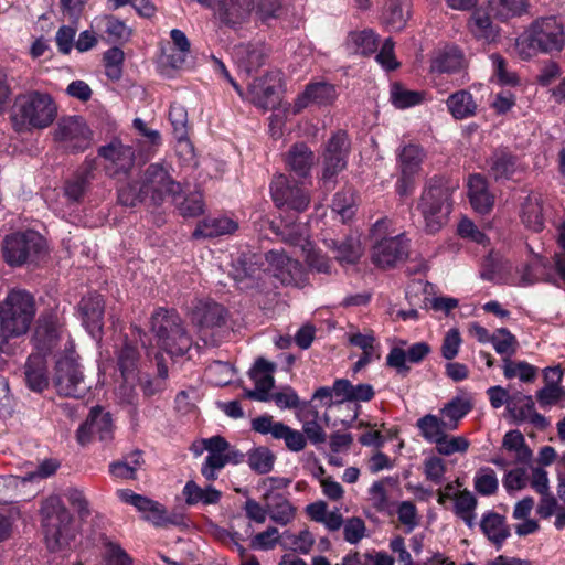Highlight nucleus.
<instances>
[{"instance_id":"obj_52","label":"nucleus","mask_w":565,"mask_h":565,"mask_svg":"<svg viewBox=\"0 0 565 565\" xmlns=\"http://www.w3.org/2000/svg\"><path fill=\"white\" fill-rule=\"evenodd\" d=\"M435 446L439 455L448 457L457 452H467L470 441L465 436H454L446 433Z\"/></svg>"},{"instance_id":"obj_50","label":"nucleus","mask_w":565,"mask_h":565,"mask_svg":"<svg viewBox=\"0 0 565 565\" xmlns=\"http://www.w3.org/2000/svg\"><path fill=\"white\" fill-rule=\"evenodd\" d=\"M543 266V260L539 255H533L530 262L516 268V276L511 279V284L515 286L526 287L539 280L537 269Z\"/></svg>"},{"instance_id":"obj_19","label":"nucleus","mask_w":565,"mask_h":565,"mask_svg":"<svg viewBox=\"0 0 565 565\" xmlns=\"http://www.w3.org/2000/svg\"><path fill=\"white\" fill-rule=\"evenodd\" d=\"M117 497L125 503L135 507L142 518L154 526H166L173 523L167 514L164 507L148 497L137 494L129 489H120Z\"/></svg>"},{"instance_id":"obj_24","label":"nucleus","mask_w":565,"mask_h":565,"mask_svg":"<svg viewBox=\"0 0 565 565\" xmlns=\"http://www.w3.org/2000/svg\"><path fill=\"white\" fill-rule=\"evenodd\" d=\"M467 67L468 60L465 53L452 44L436 50L430 60V71L433 73L455 74L465 71Z\"/></svg>"},{"instance_id":"obj_34","label":"nucleus","mask_w":565,"mask_h":565,"mask_svg":"<svg viewBox=\"0 0 565 565\" xmlns=\"http://www.w3.org/2000/svg\"><path fill=\"white\" fill-rule=\"evenodd\" d=\"M446 106L450 115L457 120L473 117L478 110V104L472 94L466 89L450 94L446 100Z\"/></svg>"},{"instance_id":"obj_42","label":"nucleus","mask_w":565,"mask_h":565,"mask_svg":"<svg viewBox=\"0 0 565 565\" xmlns=\"http://www.w3.org/2000/svg\"><path fill=\"white\" fill-rule=\"evenodd\" d=\"M478 500L475 494L463 489L454 500V512L465 524L472 529L476 525V509Z\"/></svg>"},{"instance_id":"obj_53","label":"nucleus","mask_w":565,"mask_h":565,"mask_svg":"<svg viewBox=\"0 0 565 565\" xmlns=\"http://www.w3.org/2000/svg\"><path fill=\"white\" fill-rule=\"evenodd\" d=\"M535 409L532 396L522 393L512 395V402L509 403V413L516 422H525Z\"/></svg>"},{"instance_id":"obj_18","label":"nucleus","mask_w":565,"mask_h":565,"mask_svg":"<svg viewBox=\"0 0 565 565\" xmlns=\"http://www.w3.org/2000/svg\"><path fill=\"white\" fill-rule=\"evenodd\" d=\"M280 83L279 74L266 73L255 78L249 85L247 93L243 92V99L264 110L273 109L279 104L277 87Z\"/></svg>"},{"instance_id":"obj_16","label":"nucleus","mask_w":565,"mask_h":565,"mask_svg":"<svg viewBox=\"0 0 565 565\" xmlns=\"http://www.w3.org/2000/svg\"><path fill=\"white\" fill-rule=\"evenodd\" d=\"M289 481L285 479L267 478L264 481L268 489L263 494V501L266 503L268 518L280 526H287L292 523L297 515V508L281 492L273 491L275 487H287Z\"/></svg>"},{"instance_id":"obj_13","label":"nucleus","mask_w":565,"mask_h":565,"mask_svg":"<svg viewBox=\"0 0 565 565\" xmlns=\"http://www.w3.org/2000/svg\"><path fill=\"white\" fill-rule=\"evenodd\" d=\"M270 193L276 206L284 211L301 213L310 203L308 190L284 174L274 178Z\"/></svg>"},{"instance_id":"obj_11","label":"nucleus","mask_w":565,"mask_h":565,"mask_svg":"<svg viewBox=\"0 0 565 565\" xmlns=\"http://www.w3.org/2000/svg\"><path fill=\"white\" fill-rule=\"evenodd\" d=\"M53 383L57 393L66 397L81 398L89 390L82 367L73 353L57 359Z\"/></svg>"},{"instance_id":"obj_26","label":"nucleus","mask_w":565,"mask_h":565,"mask_svg":"<svg viewBox=\"0 0 565 565\" xmlns=\"http://www.w3.org/2000/svg\"><path fill=\"white\" fill-rule=\"evenodd\" d=\"M232 55L239 72L250 75L265 63L267 50L263 43L238 44Z\"/></svg>"},{"instance_id":"obj_4","label":"nucleus","mask_w":565,"mask_h":565,"mask_svg":"<svg viewBox=\"0 0 565 565\" xmlns=\"http://www.w3.org/2000/svg\"><path fill=\"white\" fill-rule=\"evenodd\" d=\"M46 546L52 552L65 548L75 537L72 515L57 495L49 497L41 507Z\"/></svg>"},{"instance_id":"obj_48","label":"nucleus","mask_w":565,"mask_h":565,"mask_svg":"<svg viewBox=\"0 0 565 565\" xmlns=\"http://www.w3.org/2000/svg\"><path fill=\"white\" fill-rule=\"evenodd\" d=\"M424 99L423 93L411 90L398 83L391 85L390 100L398 109H405L420 104Z\"/></svg>"},{"instance_id":"obj_31","label":"nucleus","mask_w":565,"mask_h":565,"mask_svg":"<svg viewBox=\"0 0 565 565\" xmlns=\"http://www.w3.org/2000/svg\"><path fill=\"white\" fill-rule=\"evenodd\" d=\"M337 98L333 85L324 82H318L307 85L305 92L298 96L295 103L297 110H300L311 104L328 105Z\"/></svg>"},{"instance_id":"obj_14","label":"nucleus","mask_w":565,"mask_h":565,"mask_svg":"<svg viewBox=\"0 0 565 565\" xmlns=\"http://www.w3.org/2000/svg\"><path fill=\"white\" fill-rule=\"evenodd\" d=\"M277 234L281 236L284 242L301 248L306 262L312 270L323 274L330 273V260L313 248L305 225L286 222L277 228Z\"/></svg>"},{"instance_id":"obj_47","label":"nucleus","mask_w":565,"mask_h":565,"mask_svg":"<svg viewBox=\"0 0 565 565\" xmlns=\"http://www.w3.org/2000/svg\"><path fill=\"white\" fill-rule=\"evenodd\" d=\"M390 478L374 481L367 489V501L379 513H391L392 502L390 500L386 483Z\"/></svg>"},{"instance_id":"obj_7","label":"nucleus","mask_w":565,"mask_h":565,"mask_svg":"<svg viewBox=\"0 0 565 565\" xmlns=\"http://www.w3.org/2000/svg\"><path fill=\"white\" fill-rule=\"evenodd\" d=\"M152 330L160 348L171 356L184 355L192 345L191 337L185 332L181 318L174 311L158 310L152 316Z\"/></svg>"},{"instance_id":"obj_61","label":"nucleus","mask_w":565,"mask_h":565,"mask_svg":"<svg viewBox=\"0 0 565 565\" xmlns=\"http://www.w3.org/2000/svg\"><path fill=\"white\" fill-rule=\"evenodd\" d=\"M169 120L173 128L174 138H183L188 135V111L180 104H172L169 111Z\"/></svg>"},{"instance_id":"obj_22","label":"nucleus","mask_w":565,"mask_h":565,"mask_svg":"<svg viewBox=\"0 0 565 565\" xmlns=\"http://www.w3.org/2000/svg\"><path fill=\"white\" fill-rule=\"evenodd\" d=\"M276 364L258 358L254 366L249 371L250 379L255 383L254 390L245 391V396L249 399L258 402H267L270 399V391L274 387V372Z\"/></svg>"},{"instance_id":"obj_56","label":"nucleus","mask_w":565,"mask_h":565,"mask_svg":"<svg viewBox=\"0 0 565 565\" xmlns=\"http://www.w3.org/2000/svg\"><path fill=\"white\" fill-rule=\"evenodd\" d=\"M125 54L119 47H111L104 54L105 74L111 81H118L122 74Z\"/></svg>"},{"instance_id":"obj_55","label":"nucleus","mask_w":565,"mask_h":565,"mask_svg":"<svg viewBox=\"0 0 565 565\" xmlns=\"http://www.w3.org/2000/svg\"><path fill=\"white\" fill-rule=\"evenodd\" d=\"M278 430H276V439L284 440L286 447L294 452H299L306 448L307 439L303 433L292 429L291 427L287 426L286 424H281V426H278Z\"/></svg>"},{"instance_id":"obj_46","label":"nucleus","mask_w":565,"mask_h":565,"mask_svg":"<svg viewBox=\"0 0 565 565\" xmlns=\"http://www.w3.org/2000/svg\"><path fill=\"white\" fill-rule=\"evenodd\" d=\"M490 12L501 21L521 15L526 11L525 0H488Z\"/></svg>"},{"instance_id":"obj_57","label":"nucleus","mask_w":565,"mask_h":565,"mask_svg":"<svg viewBox=\"0 0 565 565\" xmlns=\"http://www.w3.org/2000/svg\"><path fill=\"white\" fill-rule=\"evenodd\" d=\"M491 343L497 353L501 355H512L518 348L516 338L505 328L498 329L492 334Z\"/></svg>"},{"instance_id":"obj_38","label":"nucleus","mask_w":565,"mask_h":565,"mask_svg":"<svg viewBox=\"0 0 565 565\" xmlns=\"http://www.w3.org/2000/svg\"><path fill=\"white\" fill-rule=\"evenodd\" d=\"M416 427L419 430L420 436L429 444H437L443 436L451 431L448 429L446 422L438 415L426 414L418 418Z\"/></svg>"},{"instance_id":"obj_3","label":"nucleus","mask_w":565,"mask_h":565,"mask_svg":"<svg viewBox=\"0 0 565 565\" xmlns=\"http://www.w3.org/2000/svg\"><path fill=\"white\" fill-rule=\"evenodd\" d=\"M34 297L24 289H11L0 302V330L6 338L25 334L35 317Z\"/></svg>"},{"instance_id":"obj_41","label":"nucleus","mask_w":565,"mask_h":565,"mask_svg":"<svg viewBox=\"0 0 565 565\" xmlns=\"http://www.w3.org/2000/svg\"><path fill=\"white\" fill-rule=\"evenodd\" d=\"M313 162V152L303 143L292 146L288 152L287 164L300 177L308 175Z\"/></svg>"},{"instance_id":"obj_12","label":"nucleus","mask_w":565,"mask_h":565,"mask_svg":"<svg viewBox=\"0 0 565 565\" xmlns=\"http://www.w3.org/2000/svg\"><path fill=\"white\" fill-rule=\"evenodd\" d=\"M141 182L145 194L154 205H161L169 199L175 202L182 192L181 184L173 180L166 167L158 163L146 169Z\"/></svg>"},{"instance_id":"obj_17","label":"nucleus","mask_w":565,"mask_h":565,"mask_svg":"<svg viewBox=\"0 0 565 565\" xmlns=\"http://www.w3.org/2000/svg\"><path fill=\"white\" fill-rule=\"evenodd\" d=\"M267 270L282 285L301 287L305 285L302 266L284 250L273 249L266 253Z\"/></svg>"},{"instance_id":"obj_15","label":"nucleus","mask_w":565,"mask_h":565,"mask_svg":"<svg viewBox=\"0 0 565 565\" xmlns=\"http://www.w3.org/2000/svg\"><path fill=\"white\" fill-rule=\"evenodd\" d=\"M54 140L70 151H83L90 145L92 134L79 116L62 117L53 131Z\"/></svg>"},{"instance_id":"obj_8","label":"nucleus","mask_w":565,"mask_h":565,"mask_svg":"<svg viewBox=\"0 0 565 565\" xmlns=\"http://www.w3.org/2000/svg\"><path fill=\"white\" fill-rule=\"evenodd\" d=\"M45 241L35 231L15 232L6 235L1 252L9 266L18 267L34 262L44 250Z\"/></svg>"},{"instance_id":"obj_28","label":"nucleus","mask_w":565,"mask_h":565,"mask_svg":"<svg viewBox=\"0 0 565 565\" xmlns=\"http://www.w3.org/2000/svg\"><path fill=\"white\" fill-rule=\"evenodd\" d=\"M468 196L473 210L480 214L488 213L494 203L488 182L481 174H471L467 181Z\"/></svg>"},{"instance_id":"obj_30","label":"nucleus","mask_w":565,"mask_h":565,"mask_svg":"<svg viewBox=\"0 0 565 565\" xmlns=\"http://www.w3.org/2000/svg\"><path fill=\"white\" fill-rule=\"evenodd\" d=\"M411 0H385L382 22L391 31H402L411 18Z\"/></svg>"},{"instance_id":"obj_60","label":"nucleus","mask_w":565,"mask_h":565,"mask_svg":"<svg viewBox=\"0 0 565 565\" xmlns=\"http://www.w3.org/2000/svg\"><path fill=\"white\" fill-rule=\"evenodd\" d=\"M490 61L493 70V77L500 85L514 86L519 83V78L514 72L507 67L505 60L499 54L490 55Z\"/></svg>"},{"instance_id":"obj_20","label":"nucleus","mask_w":565,"mask_h":565,"mask_svg":"<svg viewBox=\"0 0 565 565\" xmlns=\"http://www.w3.org/2000/svg\"><path fill=\"white\" fill-rule=\"evenodd\" d=\"M96 435L100 441H109L113 438V420L108 412L100 407H94L86 422L77 430V440L81 445L88 444Z\"/></svg>"},{"instance_id":"obj_29","label":"nucleus","mask_w":565,"mask_h":565,"mask_svg":"<svg viewBox=\"0 0 565 565\" xmlns=\"http://www.w3.org/2000/svg\"><path fill=\"white\" fill-rule=\"evenodd\" d=\"M480 529L497 550H501L507 539L511 535L505 518L493 511H488L482 515Z\"/></svg>"},{"instance_id":"obj_6","label":"nucleus","mask_w":565,"mask_h":565,"mask_svg":"<svg viewBox=\"0 0 565 565\" xmlns=\"http://www.w3.org/2000/svg\"><path fill=\"white\" fill-rule=\"evenodd\" d=\"M392 222L388 218H381L372 227L374 239L372 248V260L380 268H391L403 262L408 255V244L403 234L387 236Z\"/></svg>"},{"instance_id":"obj_43","label":"nucleus","mask_w":565,"mask_h":565,"mask_svg":"<svg viewBox=\"0 0 565 565\" xmlns=\"http://www.w3.org/2000/svg\"><path fill=\"white\" fill-rule=\"evenodd\" d=\"M471 405L468 401L456 397L452 398L450 402L445 404L439 413L440 418H443L448 429L456 430L459 426V422L470 412Z\"/></svg>"},{"instance_id":"obj_49","label":"nucleus","mask_w":565,"mask_h":565,"mask_svg":"<svg viewBox=\"0 0 565 565\" xmlns=\"http://www.w3.org/2000/svg\"><path fill=\"white\" fill-rule=\"evenodd\" d=\"M537 369L525 361H512L503 359V374L507 379L518 377L522 382H532L536 376Z\"/></svg>"},{"instance_id":"obj_54","label":"nucleus","mask_w":565,"mask_h":565,"mask_svg":"<svg viewBox=\"0 0 565 565\" xmlns=\"http://www.w3.org/2000/svg\"><path fill=\"white\" fill-rule=\"evenodd\" d=\"M275 462L274 454L266 447L255 448L248 454V465L257 473L271 471Z\"/></svg>"},{"instance_id":"obj_63","label":"nucleus","mask_w":565,"mask_h":565,"mask_svg":"<svg viewBox=\"0 0 565 565\" xmlns=\"http://www.w3.org/2000/svg\"><path fill=\"white\" fill-rule=\"evenodd\" d=\"M475 489L482 495H491L498 489V479L490 468L481 469L475 476Z\"/></svg>"},{"instance_id":"obj_32","label":"nucleus","mask_w":565,"mask_h":565,"mask_svg":"<svg viewBox=\"0 0 565 565\" xmlns=\"http://www.w3.org/2000/svg\"><path fill=\"white\" fill-rule=\"evenodd\" d=\"M95 170L94 161H87L83 168L64 185V196L72 203H78L88 191L93 172Z\"/></svg>"},{"instance_id":"obj_35","label":"nucleus","mask_w":565,"mask_h":565,"mask_svg":"<svg viewBox=\"0 0 565 565\" xmlns=\"http://www.w3.org/2000/svg\"><path fill=\"white\" fill-rule=\"evenodd\" d=\"M544 199L540 193H531L526 196L521 207V218L524 225L533 232H540L544 227L543 218Z\"/></svg>"},{"instance_id":"obj_10","label":"nucleus","mask_w":565,"mask_h":565,"mask_svg":"<svg viewBox=\"0 0 565 565\" xmlns=\"http://www.w3.org/2000/svg\"><path fill=\"white\" fill-rule=\"evenodd\" d=\"M417 209L420 211L426 230L439 231L451 211L450 190L440 184H431L424 190Z\"/></svg>"},{"instance_id":"obj_51","label":"nucleus","mask_w":565,"mask_h":565,"mask_svg":"<svg viewBox=\"0 0 565 565\" xmlns=\"http://www.w3.org/2000/svg\"><path fill=\"white\" fill-rule=\"evenodd\" d=\"M354 52L361 55H369L376 51L377 36L372 30L352 32L349 38Z\"/></svg>"},{"instance_id":"obj_44","label":"nucleus","mask_w":565,"mask_h":565,"mask_svg":"<svg viewBox=\"0 0 565 565\" xmlns=\"http://www.w3.org/2000/svg\"><path fill=\"white\" fill-rule=\"evenodd\" d=\"M492 175L499 179H509L516 170V158L504 150L495 151L488 161Z\"/></svg>"},{"instance_id":"obj_9","label":"nucleus","mask_w":565,"mask_h":565,"mask_svg":"<svg viewBox=\"0 0 565 565\" xmlns=\"http://www.w3.org/2000/svg\"><path fill=\"white\" fill-rule=\"evenodd\" d=\"M202 449H193L196 456L203 450L207 456L201 467V473L207 481L218 478L220 471L228 463L237 465L244 460V454L231 446L223 437L213 436L201 440Z\"/></svg>"},{"instance_id":"obj_23","label":"nucleus","mask_w":565,"mask_h":565,"mask_svg":"<svg viewBox=\"0 0 565 565\" xmlns=\"http://www.w3.org/2000/svg\"><path fill=\"white\" fill-rule=\"evenodd\" d=\"M99 156L106 161L105 169L111 175L126 174L134 166L135 152L131 147L120 141H113L100 147Z\"/></svg>"},{"instance_id":"obj_39","label":"nucleus","mask_w":565,"mask_h":565,"mask_svg":"<svg viewBox=\"0 0 565 565\" xmlns=\"http://www.w3.org/2000/svg\"><path fill=\"white\" fill-rule=\"evenodd\" d=\"M426 153L424 149L415 143L403 146L398 151V164L401 174L415 175L420 170Z\"/></svg>"},{"instance_id":"obj_58","label":"nucleus","mask_w":565,"mask_h":565,"mask_svg":"<svg viewBox=\"0 0 565 565\" xmlns=\"http://www.w3.org/2000/svg\"><path fill=\"white\" fill-rule=\"evenodd\" d=\"M396 513L406 533L413 532L419 525L420 518L416 505L412 501L406 500L399 502Z\"/></svg>"},{"instance_id":"obj_1","label":"nucleus","mask_w":565,"mask_h":565,"mask_svg":"<svg viewBox=\"0 0 565 565\" xmlns=\"http://www.w3.org/2000/svg\"><path fill=\"white\" fill-rule=\"evenodd\" d=\"M57 117V105L47 93L32 90L19 95L11 110L12 127L17 132H32L50 127Z\"/></svg>"},{"instance_id":"obj_45","label":"nucleus","mask_w":565,"mask_h":565,"mask_svg":"<svg viewBox=\"0 0 565 565\" xmlns=\"http://www.w3.org/2000/svg\"><path fill=\"white\" fill-rule=\"evenodd\" d=\"M315 544V536L308 530L303 529L298 534L285 531L281 534L280 546L286 550H291L300 554H309Z\"/></svg>"},{"instance_id":"obj_25","label":"nucleus","mask_w":565,"mask_h":565,"mask_svg":"<svg viewBox=\"0 0 565 565\" xmlns=\"http://www.w3.org/2000/svg\"><path fill=\"white\" fill-rule=\"evenodd\" d=\"M78 311L85 329L93 338L99 337L103 329L104 299L98 294H89L82 298Z\"/></svg>"},{"instance_id":"obj_2","label":"nucleus","mask_w":565,"mask_h":565,"mask_svg":"<svg viewBox=\"0 0 565 565\" xmlns=\"http://www.w3.org/2000/svg\"><path fill=\"white\" fill-rule=\"evenodd\" d=\"M565 45V32L562 23L554 17L541 18L515 40L516 55L526 61L539 53L561 52Z\"/></svg>"},{"instance_id":"obj_21","label":"nucleus","mask_w":565,"mask_h":565,"mask_svg":"<svg viewBox=\"0 0 565 565\" xmlns=\"http://www.w3.org/2000/svg\"><path fill=\"white\" fill-rule=\"evenodd\" d=\"M224 308L210 301H198L191 312L192 322L198 327L201 339L207 343L213 330L224 323Z\"/></svg>"},{"instance_id":"obj_64","label":"nucleus","mask_w":565,"mask_h":565,"mask_svg":"<svg viewBox=\"0 0 565 565\" xmlns=\"http://www.w3.org/2000/svg\"><path fill=\"white\" fill-rule=\"evenodd\" d=\"M366 534L365 522L359 516H352L344 521L343 535L350 544H358Z\"/></svg>"},{"instance_id":"obj_40","label":"nucleus","mask_w":565,"mask_h":565,"mask_svg":"<svg viewBox=\"0 0 565 565\" xmlns=\"http://www.w3.org/2000/svg\"><path fill=\"white\" fill-rule=\"evenodd\" d=\"M143 457L140 450H134L126 455L121 460L109 465V472L117 479H136L137 471L143 465Z\"/></svg>"},{"instance_id":"obj_36","label":"nucleus","mask_w":565,"mask_h":565,"mask_svg":"<svg viewBox=\"0 0 565 565\" xmlns=\"http://www.w3.org/2000/svg\"><path fill=\"white\" fill-rule=\"evenodd\" d=\"M238 228V223L227 216L209 217L200 222L193 233L194 237H218L233 234Z\"/></svg>"},{"instance_id":"obj_5","label":"nucleus","mask_w":565,"mask_h":565,"mask_svg":"<svg viewBox=\"0 0 565 565\" xmlns=\"http://www.w3.org/2000/svg\"><path fill=\"white\" fill-rule=\"evenodd\" d=\"M281 0H221L216 19L226 26L236 28L249 21L253 12L262 20L277 18Z\"/></svg>"},{"instance_id":"obj_33","label":"nucleus","mask_w":565,"mask_h":565,"mask_svg":"<svg viewBox=\"0 0 565 565\" xmlns=\"http://www.w3.org/2000/svg\"><path fill=\"white\" fill-rule=\"evenodd\" d=\"M467 25L473 38L479 41L491 43L499 36V28L491 21L490 14L481 8L472 12Z\"/></svg>"},{"instance_id":"obj_62","label":"nucleus","mask_w":565,"mask_h":565,"mask_svg":"<svg viewBox=\"0 0 565 565\" xmlns=\"http://www.w3.org/2000/svg\"><path fill=\"white\" fill-rule=\"evenodd\" d=\"M138 360V353L135 347L125 343L118 353V366L125 381H128Z\"/></svg>"},{"instance_id":"obj_37","label":"nucleus","mask_w":565,"mask_h":565,"mask_svg":"<svg viewBox=\"0 0 565 565\" xmlns=\"http://www.w3.org/2000/svg\"><path fill=\"white\" fill-rule=\"evenodd\" d=\"M183 497L186 504L195 505L202 503L204 505L216 504L221 500L222 493L212 486L205 488L200 487L196 482L190 480L183 488Z\"/></svg>"},{"instance_id":"obj_27","label":"nucleus","mask_w":565,"mask_h":565,"mask_svg":"<svg viewBox=\"0 0 565 565\" xmlns=\"http://www.w3.org/2000/svg\"><path fill=\"white\" fill-rule=\"evenodd\" d=\"M24 382L29 390L41 393L49 387V371L45 356L31 354L24 364Z\"/></svg>"},{"instance_id":"obj_59","label":"nucleus","mask_w":565,"mask_h":565,"mask_svg":"<svg viewBox=\"0 0 565 565\" xmlns=\"http://www.w3.org/2000/svg\"><path fill=\"white\" fill-rule=\"evenodd\" d=\"M100 23H103L104 32L107 34L109 41H127L131 35L130 28L115 17H104Z\"/></svg>"}]
</instances>
